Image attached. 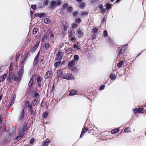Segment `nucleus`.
I'll list each match as a JSON object with an SVG mask.
<instances>
[{"label": "nucleus", "mask_w": 146, "mask_h": 146, "mask_svg": "<svg viewBox=\"0 0 146 146\" xmlns=\"http://www.w3.org/2000/svg\"><path fill=\"white\" fill-rule=\"evenodd\" d=\"M27 129V125L25 124H24L21 126H20L19 129V135L14 139V141L15 142L19 140L23 136L24 132Z\"/></svg>", "instance_id": "1"}, {"label": "nucleus", "mask_w": 146, "mask_h": 146, "mask_svg": "<svg viewBox=\"0 0 146 146\" xmlns=\"http://www.w3.org/2000/svg\"><path fill=\"white\" fill-rule=\"evenodd\" d=\"M13 64L11 63L10 66L9 74L7 78V80L10 82H11L12 79H13L15 81L18 80L17 77H16L12 72L13 68L12 66H13Z\"/></svg>", "instance_id": "2"}, {"label": "nucleus", "mask_w": 146, "mask_h": 146, "mask_svg": "<svg viewBox=\"0 0 146 146\" xmlns=\"http://www.w3.org/2000/svg\"><path fill=\"white\" fill-rule=\"evenodd\" d=\"M25 105L29 108V110L30 112V114L32 115V117L35 116L36 114V110L33 109L32 105H31L29 102L28 101L25 102Z\"/></svg>", "instance_id": "3"}, {"label": "nucleus", "mask_w": 146, "mask_h": 146, "mask_svg": "<svg viewBox=\"0 0 146 146\" xmlns=\"http://www.w3.org/2000/svg\"><path fill=\"white\" fill-rule=\"evenodd\" d=\"M25 58L22 60L21 62V64L22 65V66L21 69L19 71L18 73V78H18V80L20 79L23 76L24 72V63L25 62Z\"/></svg>", "instance_id": "4"}, {"label": "nucleus", "mask_w": 146, "mask_h": 146, "mask_svg": "<svg viewBox=\"0 0 146 146\" xmlns=\"http://www.w3.org/2000/svg\"><path fill=\"white\" fill-rule=\"evenodd\" d=\"M61 4L60 1L57 0L56 1H52L50 3V5L51 6V8L53 9H54L56 6L60 5Z\"/></svg>", "instance_id": "5"}, {"label": "nucleus", "mask_w": 146, "mask_h": 146, "mask_svg": "<svg viewBox=\"0 0 146 146\" xmlns=\"http://www.w3.org/2000/svg\"><path fill=\"white\" fill-rule=\"evenodd\" d=\"M63 78L67 80H72L74 78L73 76L70 73H64L63 76Z\"/></svg>", "instance_id": "6"}, {"label": "nucleus", "mask_w": 146, "mask_h": 146, "mask_svg": "<svg viewBox=\"0 0 146 146\" xmlns=\"http://www.w3.org/2000/svg\"><path fill=\"white\" fill-rule=\"evenodd\" d=\"M64 54V53L62 52H59L56 55L55 59L56 60H60Z\"/></svg>", "instance_id": "7"}, {"label": "nucleus", "mask_w": 146, "mask_h": 146, "mask_svg": "<svg viewBox=\"0 0 146 146\" xmlns=\"http://www.w3.org/2000/svg\"><path fill=\"white\" fill-rule=\"evenodd\" d=\"M52 77V73L51 71H47L45 75L44 78L47 79L48 78H51Z\"/></svg>", "instance_id": "8"}, {"label": "nucleus", "mask_w": 146, "mask_h": 146, "mask_svg": "<svg viewBox=\"0 0 146 146\" xmlns=\"http://www.w3.org/2000/svg\"><path fill=\"white\" fill-rule=\"evenodd\" d=\"M39 54V52H38L37 54L35 56L34 58L33 63V65L34 66L36 65L38 62Z\"/></svg>", "instance_id": "9"}, {"label": "nucleus", "mask_w": 146, "mask_h": 146, "mask_svg": "<svg viewBox=\"0 0 146 146\" xmlns=\"http://www.w3.org/2000/svg\"><path fill=\"white\" fill-rule=\"evenodd\" d=\"M42 80V77H41L40 76L37 77V81L38 83V86L40 88H41V83Z\"/></svg>", "instance_id": "10"}, {"label": "nucleus", "mask_w": 146, "mask_h": 146, "mask_svg": "<svg viewBox=\"0 0 146 146\" xmlns=\"http://www.w3.org/2000/svg\"><path fill=\"white\" fill-rule=\"evenodd\" d=\"M75 63V61L73 60H72L71 61H69L68 63V67L70 68L72 67V66L74 65Z\"/></svg>", "instance_id": "11"}, {"label": "nucleus", "mask_w": 146, "mask_h": 146, "mask_svg": "<svg viewBox=\"0 0 146 146\" xmlns=\"http://www.w3.org/2000/svg\"><path fill=\"white\" fill-rule=\"evenodd\" d=\"M50 141L48 139H46L42 143L41 146H47Z\"/></svg>", "instance_id": "12"}, {"label": "nucleus", "mask_w": 146, "mask_h": 146, "mask_svg": "<svg viewBox=\"0 0 146 146\" xmlns=\"http://www.w3.org/2000/svg\"><path fill=\"white\" fill-rule=\"evenodd\" d=\"M25 113L24 110H23L20 112L19 117V119L20 120L22 119L24 117Z\"/></svg>", "instance_id": "13"}, {"label": "nucleus", "mask_w": 146, "mask_h": 146, "mask_svg": "<svg viewBox=\"0 0 146 146\" xmlns=\"http://www.w3.org/2000/svg\"><path fill=\"white\" fill-rule=\"evenodd\" d=\"M87 128L85 127L82 129L81 134L80 135V138H81L82 136L84 135V134L87 131Z\"/></svg>", "instance_id": "14"}, {"label": "nucleus", "mask_w": 146, "mask_h": 146, "mask_svg": "<svg viewBox=\"0 0 146 146\" xmlns=\"http://www.w3.org/2000/svg\"><path fill=\"white\" fill-rule=\"evenodd\" d=\"M16 98V96L14 95L13 98L11 100L10 102L9 103V104L8 105V106L9 107H10L11 106L13 105V104H14V102H15V99Z\"/></svg>", "instance_id": "15"}, {"label": "nucleus", "mask_w": 146, "mask_h": 146, "mask_svg": "<svg viewBox=\"0 0 146 146\" xmlns=\"http://www.w3.org/2000/svg\"><path fill=\"white\" fill-rule=\"evenodd\" d=\"M7 75L6 74H4L0 77V82H3L5 80V78L7 77Z\"/></svg>", "instance_id": "16"}, {"label": "nucleus", "mask_w": 146, "mask_h": 146, "mask_svg": "<svg viewBox=\"0 0 146 146\" xmlns=\"http://www.w3.org/2000/svg\"><path fill=\"white\" fill-rule=\"evenodd\" d=\"M77 93V92L75 90H72L70 91V93L69 95L70 96H73L74 95H76Z\"/></svg>", "instance_id": "17"}, {"label": "nucleus", "mask_w": 146, "mask_h": 146, "mask_svg": "<svg viewBox=\"0 0 146 146\" xmlns=\"http://www.w3.org/2000/svg\"><path fill=\"white\" fill-rule=\"evenodd\" d=\"M34 77L32 76L31 77L29 82L28 85L29 87H31L33 85V79Z\"/></svg>", "instance_id": "18"}, {"label": "nucleus", "mask_w": 146, "mask_h": 146, "mask_svg": "<svg viewBox=\"0 0 146 146\" xmlns=\"http://www.w3.org/2000/svg\"><path fill=\"white\" fill-rule=\"evenodd\" d=\"M38 45L39 43H37L32 48L31 52H35L36 49L37 48Z\"/></svg>", "instance_id": "19"}, {"label": "nucleus", "mask_w": 146, "mask_h": 146, "mask_svg": "<svg viewBox=\"0 0 146 146\" xmlns=\"http://www.w3.org/2000/svg\"><path fill=\"white\" fill-rule=\"evenodd\" d=\"M57 75L58 77H63V73L62 71L61 70H59L57 72Z\"/></svg>", "instance_id": "20"}, {"label": "nucleus", "mask_w": 146, "mask_h": 146, "mask_svg": "<svg viewBox=\"0 0 146 146\" xmlns=\"http://www.w3.org/2000/svg\"><path fill=\"white\" fill-rule=\"evenodd\" d=\"M69 38L72 42L75 41L76 40V38L73 36L69 35Z\"/></svg>", "instance_id": "21"}, {"label": "nucleus", "mask_w": 146, "mask_h": 146, "mask_svg": "<svg viewBox=\"0 0 146 146\" xmlns=\"http://www.w3.org/2000/svg\"><path fill=\"white\" fill-rule=\"evenodd\" d=\"M119 131V129H115L112 130L111 131V133L112 134H115L118 133Z\"/></svg>", "instance_id": "22"}, {"label": "nucleus", "mask_w": 146, "mask_h": 146, "mask_svg": "<svg viewBox=\"0 0 146 146\" xmlns=\"http://www.w3.org/2000/svg\"><path fill=\"white\" fill-rule=\"evenodd\" d=\"M81 15L83 17H86L87 16L88 13L86 11H82L81 12Z\"/></svg>", "instance_id": "23"}, {"label": "nucleus", "mask_w": 146, "mask_h": 146, "mask_svg": "<svg viewBox=\"0 0 146 146\" xmlns=\"http://www.w3.org/2000/svg\"><path fill=\"white\" fill-rule=\"evenodd\" d=\"M73 46L74 48L78 50H79L80 49L81 47L80 45H78L76 44H75L73 45Z\"/></svg>", "instance_id": "24"}, {"label": "nucleus", "mask_w": 146, "mask_h": 146, "mask_svg": "<svg viewBox=\"0 0 146 146\" xmlns=\"http://www.w3.org/2000/svg\"><path fill=\"white\" fill-rule=\"evenodd\" d=\"M45 13H41L36 14V16L39 17L40 18H41L42 17L44 16L45 15Z\"/></svg>", "instance_id": "25"}, {"label": "nucleus", "mask_w": 146, "mask_h": 146, "mask_svg": "<svg viewBox=\"0 0 146 146\" xmlns=\"http://www.w3.org/2000/svg\"><path fill=\"white\" fill-rule=\"evenodd\" d=\"M60 64L62 65V64L60 61L57 62H56L54 64V66L56 68L58 67Z\"/></svg>", "instance_id": "26"}, {"label": "nucleus", "mask_w": 146, "mask_h": 146, "mask_svg": "<svg viewBox=\"0 0 146 146\" xmlns=\"http://www.w3.org/2000/svg\"><path fill=\"white\" fill-rule=\"evenodd\" d=\"M50 46V44L49 43H46L45 44L44 47L45 50H48V49Z\"/></svg>", "instance_id": "27"}, {"label": "nucleus", "mask_w": 146, "mask_h": 146, "mask_svg": "<svg viewBox=\"0 0 146 146\" xmlns=\"http://www.w3.org/2000/svg\"><path fill=\"white\" fill-rule=\"evenodd\" d=\"M44 21L45 23L48 24L50 22V21L48 18H46L44 19Z\"/></svg>", "instance_id": "28"}, {"label": "nucleus", "mask_w": 146, "mask_h": 146, "mask_svg": "<svg viewBox=\"0 0 146 146\" xmlns=\"http://www.w3.org/2000/svg\"><path fill=\"white\" fill-rule=\"evenodd\" d=\"M33 103L34 106H36L38 104V101L37 99L34 100H33Z\"/></svg>", "instance_id": "29"}, {"label": "nucleus", "mask_w": 146, "mask_h": 146, "mask_svg": "<svg viewBox=\"0 0 146 146\" xmlns=\"http://www.w3.org/2000/svg\"><path fill=\"white\" fill-rule=\"evenodd\" d=\"M38 31V29L37 28H35L33 29V33L34 35H35L36 34L37 31Z\"/></svg>", "instance_id": "30"}, {"label": "nucleus", "mask_w": 146, "mask_h": 146, "mask_svg": "<svg viewBox=\"0 0 146 146\" xmlns=\"http://www.w3.org/2000/svg\"><path fill=\"white\" fill-rule=\"evenodd\" d=\"M79 59V57L78 55H75L74 56V60L75 61H78Z\"/></svg>", "instance_id": "31"}, {"label": "nucleus", "mask_w": 146, "mask_h": 146, "mask_svg": "<svg viewBox=\"0 0 146 146\" xmlns=\"http://www.w3.org/2000/svg\"><path fill=\"white\" fill-rule=\"evenodd\" d=\"M72 49L70 48H68L66 50V53H67V54H69L71 53L72 51Z\"/></svg>", "instance_id": "32"}, {"label": "nucleus", "mask_w": 146, "mask_h": 146, "mask_svg": "<svg viewBox=\"0 0 146 146\" xmlns=\"http://www.w3.org/2000/svg\"><path fill=\"white\" fill-rule=\"evenodd\" d=\"M106 9L107 10H108L111 7V5L108 3H106Z\"/></svg>", "instance_id": "33"}, {"label": "nucleus", "mask_w": 146, "mask_h": 146, "mask_svg": "<svg viewBox=\"0 0 146 146\" xmlns=\"http://www.w3.org/2000/svg\"><path fill=\"white\" fill-rule=\"evenodd\" d=\"M123 63V62L122 61H121L119 63H118L117 66L118 68L121 67L122 66Z\"/></svg>", "instance_id": "34"}, {"label": "nucleus", "mask_w": 146, "mask_h": 146, "mask_svg": "<svg viewBox=\"0 0 146 146\" xmlns=\"http://www.w3.org/2000/svg\"><path fill=\"white\" fill-rule=\"evenodd\" d=\"M134 114H135L139 113V110L138 108H135L134 109Z\"/></svg>", "instance_id": "35"}, {"label": "nucleus", "mask_w": 146, "mask_h": 146, "mask_svg": "<svg viewBox=\"0 0 146 146\" xmlns=\"http://www.w3.org/2000/svg\"><path fill=\"white\" fill-rule=\"evenodd\" d=\"M75 21L76 23H80L81 21V20L79 18H77L76 19Z\"/></svg>", "instance_id": "36"}, {"label": "nucleus", "mask_w": 146, "mask_h": 146, "mask_svg": "<svg viewBox=\"0 0 146 146\" xmlns=\"http://www.w3.org/2000/svg\"><path fill=\"white\" fill-rule=\"evenodd\" d=\"M47 35H45L42 37V39L41 41L42 42L44 41L45 40V39L47 38Z\"/></svg>", "instance_id": "37"}, {"label": "nucleus", "mask_w": 146, "mask_h": 146, "mask_svg": "<svg viewBox=\"0 0 146 146\" xmlns=\"http://www.w3.org/2000/svg\"><path fill=\"white\" fill-rule=\"evenodd\" d=\"M110 78L111 80H114L115 78V75L114 74H111L110 75Z\"/></svg>", "instance_id": "38"}, {"label": "nucleus", "mask_w": 146, "mask_h": 146, "mask_svg": "<svg viewBox=\"0 0 146 146\" xmlns=\"http://www.w3.org/2000/svg\"><path fill=\"white\" fill-rule=\"evenodd\" d=\"M48 113H47L45 112L44 114L43 115L42 117L43 118H46L48 115Z\"/></svg>", "instance_id": "39"}, {"label": "nucleus", "mask_w": 146, "mask_h": 146, "mask_svg": "<svg viewBox=\"0 0 146 146\" xmlns=\"http://www.w3.org/2000/svg\"><path fill=\"white\" fill-rule=\"evenodd\" d=\"M139 113H142L143 112V108H139Z\"/></svg>", "instance_id": "40"}, {"label": "nucleus", "mask_w": 146, "mask_h": 146, "mask_svg": "<svg viewBox=\"0 0 146 146\" xmlns=\"http://www.w3.org/2000/svg\"><path fill=\"white\" fill-rule=\"evenodd\" d=\"M31 8L34 10H35L36 9V6L35 5H31Z\"/></svg>", "instance_id": "41"}, {"label": "nucleus", "mask_w": 146, "mask_h": 146, "mask_svg": "<svg viewBox=\"0 0 146 146\" xmlns=\"http://www.w3.org/2000/svg\"><path fill=\"white\" fill-rule=\"evenodd\" d=\"M76 33H78V35L80 36H81L83 35L82 33L81 32L80 30H78L77 31Z\"/></svg>", "instance_id": "42"}, {"label": "nucleus", "mask_w": 146, "mask_h": 146, "mask_svg": "<svg viewBox=\"0 0 146 146\" xmlns=\"http://www.w3.org/2000/svg\"><path fill=\"white\" fill-rule=\"evenodd\" d=\"M98 29L96 28H94L92 29V31L94 33H96L98 31Z\"/></svg>", "instance_id": "43"}, {"label": "nucleus", "mask_w": 146, "mask_h": 146, "mask_svg": "<svg viewBox=\"0 0 146 146\" xmlns=\"http://www.w3.org/2000/svg\"><path fill=\"white\" fill-rule=\"evenodd\" d=\"M106 10L105 9H102L101 10H100V12H101L102 14H104L105 12H106Z\"/></svg>", "instance_id": "44"}, {"label": "nucleus", "mask_w": 146, "mask_h": 146, "mask_svg": "<svg viewBox=\"0 0 146 146\" xmlns=\"http://www.w3.org/2000/svg\"><path fill=\"white\" fill-rule=\"evenodd\" d=\"M105 86L104 85L101 86L99 87L100 90H104L105 88Z\"/></svg>", "instance_id": "45"}, {"label": "nucleus", "mask_w": 146, "mask_h": 146, "mask_svg": "<svg viewBox=\"0 0 146 146\" xmlns=\"http://www.w3.org/2000/svg\"><path fill=\"white\" fill-rule=\"evenodd\" d=\"M34 96L36 98H38L39 97L40 95L38 93H36L35 94Z\"/></svg>", "instance_id": "46"}, {"label": "nucleus", "mask_w": 146, "mask_h": 146, "mask_svg": "<svg viewBox=\"0 0 146 146\" xmlns=\"http://www.w3.org/2000/svg\"><path fill=\"white\" fill-rule=\"evenodd\" d=\"M104 37H106L108 35V33H107V31H106L105 30L104 31Z\"/></svg>", "instance_id": "47"}, {"label": "nucleus", "mask_w": 146, "mask_h": 146, "mask_svg": "<svg viewBox=\"0 0 146 146\" xmlns=\"http://www.w3.org/2000/svg\"><path fill=\"white\" fill-rule=\"evenodd\" d=\"M68 28V27L67 26L64 25L63 29L64 30L65 32L66 31Z\"/></svg>", "instance_id": "48"}, {"label": "nucleus", "mask_w": 146, "mask_h": 146, "mask_svg": "<svg viewBox=\"0 0 146 146\" xmlns=\"http://www.w3.org/2000/svg\"><path fill=\"white\" fill-rule=\"evenodd\" d=\"M72 8L71 7H69L68 9V11L69 12H71L72 11Z\"/></svg>", "instance_id": "49"}, {"label": "nucleus", "mask_w": 146, "mask_h": 146, "mask_svg": "<svg viewBox=\"0 0 146 146\" xmlns=\"http://www.w3.org/2000/svg\"><path fill=\"white\" fill-rule=\"evenodd\" d=\"M77 26L76 24L73 23L72 25V27L73 28H75L77 27Z\"/></svg>", "instance_id": "50"}, {"label": "nucleus", "mask_w": 146, "mask_h": 146, "mask_svg": "<svg viewBox=\"0 0 146 146\" xmlns=\"http://www.w3.org/2000/svg\"><path fill=\"white\" fill-rule=\"evenodd\" d=\"M49 1L48 0H45L44 2V4L45 5H48V4Z\"/></svg>", "instance_id": "51"}, {"label": "nucleus", "mask_w": 146, "mask_h": 146, "mask_svg": "<svg viewBox=\"0 0 146 146\" xmlns=\"http://www.w3.org/2000/svg\"><path fill=\"white\" fill-rule=\"evenodd\" d=\"M129 127H127L125 130L124 132L125 133H129L130 131H128V130L129 129Z\"/></svg>", "instance_id": "52"}, {"label": "nucleus", "mask_w": 146, "mask_h": 146, "mask_svg": "<svg viewBox=\"0 0 146 146\" xmlns=\"http://www.w3.org/2000/svg\"><path fill=\"white\" fill-rule=\"evenodd\" d=\"M68 6V4L67 3H65L64 4L63 6V8L64 9L66 8Z\"/></svg>", "instance_id": "53"}, {"label": "nucleus", "mask_w": 146, "mask_h": 146, "mask_svg": "<svg viewBox=\"0 0 146 146\" xmlns=\"http://www.w3.org/2000/svg\"><path fill=\"white\" fill-rule=\"evenodd\" d=\"M19 55H16L15 57V60L17 61L19 59Z\"/></svg>", "instance_id": "54"}, {"label": "nucleus", "mask_w": 146, "mask_h": 146, "mask_svg": "<svg viewBox=\"0 0 146 146\" xmlns=\"http://www.w3.org/2000/svg\"><path fill=\"white\" fill-rule=\"evenodd\" d=\"M85 5V4L84 3H82L80 5V7H83Z\"/></svg>", "instance_id": "55"}, {"label": "nucleus", "mask_w": 146, "mask_h": 146, "mask_svg": "<svg viewBox=\"0 0 146 146\" xmlns=\"http://www.w3.org/2000/svg\"><path fill=\"white\" fill-rule=\"evenodd\" d=\"M34 140L32 138L31 139L30 143L31 144H33V142H34Z\"/></svg>", "instance_id": "56"}, {"label": "nucleus", "mask_w": 146, "mask_h": 146, "mask_svg": "<svg viewBox=\"0 0 146 146\" xmlns=\"http://www.w3.org/2000/svg\"><path fill=\"white\" fill-rule=\"evenodd\" d=\"M2 121V117L1 115H0V124H1V123Z\"/></svg>", "instance_id": "57"}, {"label": "nucleus", "mask_w": 146, "mask_h": 146, "mask_svg": "<svg viewBox=\"0 0 146 146\" xmlns=\"http://www.w3.org/2000/svg\"><path fill=\"white\" fill-rule=\"evenodd\" d=\"M78 14L77 12H75L73 13V15L74 16H76Z\"/></svg>", "instance_id": "58"}, {"label": "nucleus", "mask_w": 146, "mask_h": 146, "mask_svg": "<svg viewBox=\"0 0 146 146\" xmlns=\"http://www.w3.org/2000/svg\"><path fill=\"white\" fill-rule=\"evenodd\" d=\"M64 45V43H62L59 46V47L60 48H61Z\"/></svg>", "instance_id": "59"}, {"label": "nucleus", "mask_w": 146, "mask_h": 146, "mask_svg": "<svg viewBox=\"0 0 146 146\" xmlns=\"http://www.w3.org/2000/svg\"><path fill=\"white\" fill-rule=\"evenodd\" d=\"M10 141V140L9 138L8 139L5 141V142H4V143H9Z\"/></svg>", "instance_id": "60"}, {"label": "nucleus", "mask_w": 146, "mask_h": 146, "mask_svg": "<svg viewBox=\"0 0 146 146\" xmlns=\"http://www.w3.org/2000/svg\"><path fill=\"white\" fill-rule=\"evenodd\" d=\"M99 8L101 9H103V6L102 5H100L99 6Z\"/></svg>", "instance_id": "61"}, {"label": "nucleus", "mask_w": 146, "mask_h": 146, "mask_svg": "<svg viewBox=\"0 0 146 146\" xmlns=\"http://www.w3.org/2000/svg\"><path fill=\"white\" fill-rule=\"evenodd\" d=\"M54 36V35L52 33H51L50 36V38H51L52 37H53Z\"/></svg>", "instance_id": "62"}, {"label": "nucleus", "mask_w": 146, "mask_h": 146, "mask_svg": "<svg viewBox=\"0 0 146 146\" xmlns=\"http://www.w3.org/2000/svg\"><path fill=\"white\" fill-rule=\"evenodd\" d=\"M122 48V49H121V50H122V51H121V50H120V51L119 52V53H121L122 52H124L123 48Z\"/></svg>", "instance_id": "63"}, {"label": "nucleus", "mask_w": 146, "mask_h": 146, "mask_svg": "<svg viewBox=\"0 0 146 146\" xmlns=\"http://www.w3.org/2000/svg\"><path fill=\"white\" fill-rule=\"evenodd\" d=\"M78 2H80L82 1V0H76Z\"/></svg>", "instance_id": "64"}]
</instances>
